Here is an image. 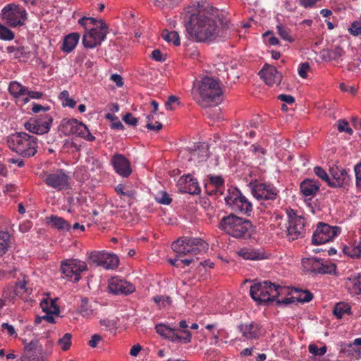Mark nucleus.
Instances as JSON below:
<instances>
[{
  "label": "nucleus",
  "instance_id": "obj_57",
  "mask_svg": "<svg viewBox=\"0 0 361 361\" xmlns=\"http://www.w3.org/2000/svg\"><path fill=\"white\" fill-rule=\"evenodd\" d=\"M310 66L308 63H302L298 67V75L302 78H306L307 77V73L310 71Z\"/></svg>",
  "mask_w": 361,
  "mask_h": 361
},
{
  "label": "nucleus",
  "instance_id": "obj_17",
  "mask_svg": "<svg viewBox=\"0 0 361 361\" xmlns=\"http://www.w3.org/2000/svg\"><path fill=\"white\" fill-rule=\"evenodd\" d=\"M305 220L300 216H290L287 227V237L293 241L303 237Z\"/></svg>",
  "mask_w": 361,
  "mask_h": 361
},
{
  "label": "nucleus",
  "instance_id": "obj_26",
  "mask_svg": "<svg viewBox=\"0 0 361 361\" xmlns=\"http://www.w3.org/2000/svg\"><path fill=\"white\" fill-rule=\"evenodd\" d=\"M79 124L76 119L63 118L61 122V130L66 135L76 134Z\"/></svg>",
  "mask_w": 361,
  "mask_h": 361
},
{
  "label": "nucleus",
  "instance_id": "obj_58",
  "mask_svg": "<svg viewBox=\"0 0 361 361\" xmlns=\"http://www.w3.org/2000/svg\"><path fill=\"white\" fill-rule=\"evenodd\" d=\"M26 281L25 280L19 281L16 283L15 293L16 295H23L27 292Z\"/></svg>",
  "mask_w": 361,
  "mask_h": 361
},
{
  "label": "nucleus",
  "instance_id": "obj_9",
  "mask_svg": "<svg viewBox=\"0 0 361 361\" xmlns=\"http://www.w3.org/2000/svg\"><path fill=\"white\" fill-rule=\"evenodd\" d=\"M341 229L338 226H331L328 224L320 222L312 235V244L319 245L332 241L341 233Z\"/></svg>",
  "mask_w": 361,
  "mask_h": 361
},
{
  "label": "nucleus",
  "instance_id": "obj_52",
  "mask_svg": "<svg viewBox=\"0 0 361 361\" xmlns=\"http://www.w3.org/2000/svg\"><path fill=\"white\" fill-rule=\"evenodd\" d=\"M116 191L118 195H121L122 196H126L129 198H134L135 197V192L132 190H126L125 187L119 184L116 187Z\"/></svg>",
  "mask_w": 361,
  "mask_h": 361
},
{
  "label": "nucleus",
  "instance_id": "obj_38",
  "mask_svg": "<svg viewBox=\"0 0 361 361\" xmlns=\"http://www.w3.org/2000/svg\"><path fill=\"white\" fill-rule=\"evenodd\" d=\"M75 135L85 139L87 141L92 142L95 140V137L91 134L87 126H85L82 122H80Z\"/></svg>",
  "mask_w": 361,
  "mask_h": 361
},
{
  "label": "nucleus",
  "instance_id": "obj_13",
  "mask_svg": "<svg viewBox=\"0 0 361 361\" xmlns=\"http://www.w3.org/2000/svg\"><path fill=\"white\" fill-rule=\"evenodd\" d=\"M108 27L104 23H100L99 26L93 27L85 33L82 38V43L87 48H94L99 45L106 38Z\"/></svg>",
  "mask_w": 361,
  "mask_h": 361
},
{
  "label": "nucleus",
  "instance_id": "obj_48",
  "mask_svg": "<svg viewBox=\"0 0 361 361\" xmlns=\"http://www.w3.org/2000/svg\"><path fill=\"white\" fill-rule=\"evenodd\" d=\"M326 347L325 345L318 348L314 343H311L308 346L309 352L314 356H321L326 353Z\"/></svg>",
  "mask_w": 361,
  "mask_h": 361
},
{
  "label": "nucleus",
  "instance_id": "obj_20",
  "mask_svg": "<svg viewBox=\"0 0 361 361\" xmlns=\"http://www.w3.org/2000/svg\"><path fill=\"white\" fill-rule=\"evenodd\" d=\"M111 163L115 171L123 177H128L132 170L129 160L121 154H116L111 159Z\"/></svg>",
  "mask_w": 361,
  "mask_h": 361
},
{
  "label": "nucleus",
  "instance_id": "obj_53",
  "mask_svg": "<svg viewBox=\"0 0 361 361\" xmlns=\"http://www.w3.org/2000/svg\"><path fill=\"white\" fill-rule=\"evenodd\" d=\"M27 92H25V95H27V97H24L23 99V101L25 104L27 103L30 102V99H40L42 97V92H35V91H32V90H30L27 87Z\"/></svg>",
  "mask_w": 361,
  "mask_h": 361
},
{
  "label": "nucleus",
  "instance_id": "obj_3",
  "mask_svg": "<svg viewBox=\"0 0 361 361\" xmlns=\"http://www.w3.org/2000/svg\"><path fill=\"white\" fill-rule=\"evenodd\" d=\"M208 244L200 238L182 237L171 244L172 250L176 253V259H170L169 262L174 267H180L178 263L183 256L196 255L207 249Z\"/></svg>",
  "mask_w": 361,
  "mask_h": 361
},
{
  "label": "nucleus",
  "instance_id": "obj_16",
  "mask_svg": "<svg viewBox=\"0 0 361 361\" xmlns=\"http://www.w3.org/2000/svg\"><path fill=\"white\" fill-rule=\"evenodd\" d=\"M155 329L157 334L169 338L172 342L189 343L191 341V336L189 333L183 332L185 335L184 336H180L175 328H172L169 326L158 324L155 326Z\"/></svg>",
  "mask_w": 361,
  "mask_h": 361
},
{
  "label": "nucleus",
  "instance_id": "obj_15",
  "mask_svg": "<svg viewBox=\"0 0 361 361\" xmlns=\"http://www.w3.org/2000/svg\"><path fill=\"white\" fill-rule=\"evenodd\" d=\"M89 259L92 264L111 269L116 268L119 262L116 255L104 252H92Z\"/></svg>",
  "mask_w": 361,
  "mask_h": 361
},
{
  "label": "nucleus",
  "instance_id": "obj_24",
  "mask_svg": "<svg viewBox=\"0 0 361 361\" xmlns=\"http://www.w3.org/2000/svg\"><path fill=\"white\" fill-rule=\"evenodd\" d=\"M300 192L303 196L312 199L320 188L319 183L314 179H305L300 183Z\"/></svg>",
  "mask_w": 361,
  "mask_h": 361
},
{
  "label": "nucleus",
  "instance_id": "obj_62",
  "mask_svg": "<svg viewBox=\"0 0 361 361\" xmlns=\"http://www.w3.org/2000/svg\"><path fill=\"white\" fill-rule=\"evenodd\" d=\"M151 56L157 61H164L166 59L165 55H164L159 49L153 50Z\"/></svg>",
  "mask_w": 361,
  "mask_h": 361
},
{
  "label": "nucleus",
  "instance_id": "obj_37",
  "mask_svg": "<svg viewBox=\"0 0 361 361\" xmlns=\"http://www.w3.org/2000/svg\"><path fill=\"white\" fill-rule=\"evenodd\" d=\"M162 38L168 42H173L175 46L180 45L179 35L176 31L163 30L161 33Z\"/></svg>",
  "mask_w": 361,
  "mask_h": 361
},
{
  "label": "nucleus",
  "instance_id": "obj_54",
  "mask_svg": "<svg viewBox=\"0 0 361 361\" xmlns=\"http://www.w3.org/2000/svg\"><path fill=\"white\" fill-rule=\"evenodd\" d=\"M156 200L159 203H161L164 205H169L172 199L169 197L168 193L165 191L161 192L157 197Z\"/></svg>",
  "mask_w": 361,
  "mask_h": 361
},
{
  "label": "nucleus",
  "instance_id": "obj_4",
  "mask_svg": "<svg viewBox=\"0 0 361 361\" xmlns=\"http://www.w3.org/2000/svg\"><path fill=\"white\" fill-rule=\"evenodd\" d=\"M8 147L23 157H30L37 152L38 139L23 132L16 133L8 137Z\"/></svg>",
  "mask_w": 361,
  "mask_h": 361
},
{
  "label": "nucleus",
  "instance_id": "obj_51",
  "mask_svg": "<svg viewBox=\"0 0 361 361\" xmlns=\"http://www.w3.org/2000/svg\"><path fill=\"white\" fill-rule=\"evenodd\" d=\"M314 173L317 177L321 178L323 181L329 185V176L324 169H322L321 166H315L314 168Z\"/></svg>",
  "mask_w": 361,
  "mask_h": 361
},
{
  "label": "nucleus",
  "instance_id": "obj_19",
  "mask_svg": "<svg viewBox=\"0 0 361 361\" xmlns=\"http://www.w3.org/2000/svg\"><path fill=\"white\" fill-rule=\"evenodd\" d=\"M109 289L111 293L116 295H128L135 290V286L118 277H113L109 281Z\"/></svg>",
  "mask_w": 361,
  "mask_h": 361
},
{
  "label": "nucleus",
  "instance_id": "obj_22",
  "mask_svg": "<svg viewBox=\"0 0 361 361\" xmlns=\"http://www.w3.org/2000/svg\"><path fill=\"white\" fill-rule=\"evenodd\" d=\"M330 173L331 178L329 177V185L331 187H341L349 181L347 171L342 168L332 167Z\"/></svg>",
  "mask_w": 361,
  "mask_h": 361
},
{
  "label": "nucleus",
  "instance_id": "obj_45",
  "mask_svg": "<svg viewBox=\"0 0 361 361\" xmlns=\"http://www.w3.org/2000/svg\"><path fill=\"white\" fill-rule=\"evenodd\" d=\"M72 335L70 333H66L58 341L59 344L63 350H68L71 345Z\"/></svg>",
  "mask_w": 361,
  "mask_h": 361
},
{
  "label": "nucleus",
  "instance_id": "obj_29",
  "mask_svg": "<svg viewBox=\"0 0 361 361\" xmlns=\"http://www.w3.org/2000/svg\"><path fill=\"white\" fill-rule=\"evenodd\" d=\"M27 87L23 86L17 81H11L8 85L9 93L15 98H20V97L25 96Z\"/></svg>",
  "mask_w": 361,
  "mask_h": 361
},
{
  "label": "nucleus",
  "instance_id": "obj_1",
  "mask_svg": "<svg viewBox=\"0 0 361 361\" xmlns=\"http://www.w3.org/2000/svg\"><path fill=\"white\" fill-rule=\"evenodd\" d=\"M185 27L191 39L198 42H212L224 37L217 22L200 11L190 15Z\"/></svg>",
  "mask_w": 361,
  "mask_h": 361
},
{
  "label": "nucleus",
  "instance_id": "obj_42",
  "mask_svg": "<svg viewBox=\"0 0 361 361\" xmlns=\"http://www.w3.org/2000/svg\"><path fill=\"white\" fill-rule=\"evenodd\" d=\"M344 51L343 49L338 46L335 48L328 50L326 52V57L329 60L337 61L339 59L343 54Z\"/></svg>",
  "mask_w": 361,
  "mask_h": 361
},
{
  "label": "nucleus",
  "instance_id": "obj_23",
  "mask_svg": "<svg viewBox=\"0 0 361 361\" xmlns=\"http://www.w3.org/2000/svg\"><path fill=\"white\" fill-rule=\"evenodd\" d=\"M259 74L264 79L268 85L280 84L282 78L281 74L276 70L274 66H265Z\"/></svg>",
  "mask_w": 361,
  "mask_h": 361
},
{
  "label": "nucleus",
  "instance_id": "obj_36",
  "mask_svg": "<svg viewBox=\"0 0 361 361\" xmlns=\"http://www.w3.org/2000/svg\"><path fill=\"white\" fill-rule=\"evenodd\" d=\"M10 246V235L8 232L0 233V257L4 255Z\"/></svg>",
  "mask_w": 361,
  "mask_h": 361
},
{
  "label": "nucleus",
  "instance_id": "obj_40",
  "mask_svg": "<svg viewBox=\"0 0 361 361\" xmlns=\"http://www.w3.org/2000/svg\"><path fill=\"white\" fill-rule=\"evenodd\" d=\"M277 32L279 36L285 41L292 43L294 42V38L290 35V30L282 24L276 25Z\"/></svg>",
  "mask_w": 361,
  "mask_h": 361
},
{
  "label": "nucleus",
  "instance_id": "obj_14",
  "mask_svg": "<svg viewBox=\"0 0 361 361\" xmlns=\"http://www.w3.org/2000/svg\"><path fill=\"white\" fill-rule=\"evenodd\" d=\"M253 197L259 200H274L278 196V190L273 185L263 183L250 182Z\"/></svg>",
  "mask_w": 361,
  "mask_h": 361
},
{
  "label": "nucleus",
  "instance_id": "obj_50",
  "mask_svg": "<svg viewBox=\"0 0 361 361\" xmlns=\"http://www.w3.org/2000/svg\"><path fill=\"white\" fill-rule=\"evenodd\" d=\"M348 32L353 36L361 35V21L355 20L353 21L349 28Z\"/></svg>",
  "mask_w": 361,
  "mask_h": 361
},
{
  "label": "nucleus",
  "instance_id": "obj_59",
  "mask_svg": "<svg viewBox=\"0 0 361 361\" xmlns=\"http://www.w3.org/2000/svg\"><path fill=\"white\" fill-rule=\"evenodd\" d=\"M312 299V294L308 290L301 291L298 295V300L300 302H307Z\"/></svg>",
  "mask_w": 361,
  "mask_h": 361
},
{
  "label": "nucleus",
  "instance_id": "obj_55",
  "mask_svg": "<svg viewBox=\"0 0 361 361\" xmlns=\"http://www.w3.org/2000/svg\"><path fill=\"white\" fill-rule=\"evenodd\" d=\"M338 130L340 132H345L349 135H352L353 130L349 127L348 123L344 120H339L338 121Z\"/></svg>",
  "mask_w": 361,
  "mask_h": 361
},
{
  "label": "nucleus",
  "instance_id": "obj_2",
  "mask_svg": "<svg viewBox=\"0 0 361 361\" xmlns=\"http://www.w3.org/2000/svg\"><path fill=\"white\" fill-rule=\"evenodd\" d=\"M289 293L287 288L276 286L268 281L255 283L250 286V295L258 305L276 301L278 305H288L294 302V298H282Z\"/></svg>",
  "mask_w": 361,
  "mask_h": 361
},
{
  "label": "nucleus",
  "instance_id": "obj_46",
  "mask_svg": "<svg viewBox=\"0 0 361 361\" xmlns=\"http://www.w3.org/2000/svg\"><path fill=\"white\" fill-rule=\"evenodd\" d=\"M14 37L15 35L13 31L0 24V39L3 40H12L14 39Z\"/></svg>",
  "mask_w": 361,
  "mask_h": 361
},
{
  "label": "nucleus",
  "instance_id": "obj_64",
  "mask_svg": "<svg viewBox=\"0 0 361 361\" xmlns=\"http://www.w3.org/2000/svg\"><path fill=\"white\" fill-rule=\"evenodd\" d=\"M1 328H2V330H6L7 331V334L8 336H17V334L16 332V330H15V328L13 327V326L8 324V323H3L1 324Z\"/></svg>",
  "mask_w": 361,
  "mask_h": 361
},
{
  "label": "nucleus",
  "instance_id": "obj_10",
  "mask_svg": "<svg viewBox=\"0 0 361 361\" xmlns=\"http://www.w3.org/2000/svg\"><path fill=\"white\" fill-rule=\"evenodd\" d=\"M86 269V264L78 259H69L61 262L62 278L70 281L78 282L81 278L80 274Z\"/></svg>",
  "mask_w": 361,
  "mask_h": 361
},
{
  "label": "nucleus",
  "instance_id": "obj_12",
  "mask_svg": "<svg viewBox=\"0 0 361 361\" xmlns=\"http://www.w3.org/2000/svg\"><path fill=\"white\" fill-rule=\"evenodd\" d=\"M305 268L315 274H331L336 272V267L334 263L315 257L302 259Z\"/></svg>",
  "mask_w": 361,
  "mask_h": 361
},
{
  "label": "nucleus",
  "instance_id": "obj_7",
  "mask_svg": "<svg viewBox=\"0 0 361 361\" xmlns=\"http://www.w3.org/2000/svg\"><path fill=\"white\" fill-rule=\"evenodd\" d=\"M2 19L6 24L11 27H16L25 25L27 20V11L20 5L9 4L4 6L1 11Z\"/></svg>",
  "mask_w": 361,
  "mask_h": 361
},
{
  "label": "nucleus",
  "instance_id": "obj_61",
  "mask_svg": "<svg viewBox=\"0 0 361 361\" xmlns=\"http://www.w3.org/2000/svg\"><path fill=\"white\" fill-rule=\"evenodd\" d=\"M175 104H178V98L174 95H171L165 102V107L168 110H172L173 109V105Z\"/></svg>",
  "mask_w": 361,
  "mask_h": 361
},
{
  "label": "nucleus",
  "instance_id": "obj_41",
  "mask_svg": "<svg viewBox=\"0 0 361 361\" xmlns=\"http://www.w3.org/2000/svg\"><path fill=\"white\" fill-rule=\"evenodd\" d=\"M252 152L253 155L256 156V159H257L256 164H261L262 162H263L264 160V157L266 150L263 147H262L259 145H252Z\"/></svg>",
  "mask_w": 361,
  "mask_h": 361
},
{
  "label": "nucleus",
  "instance_id": "obj_49",
  "mask_svg": "<svg viewBox=\"0 0 361 361\" xmlns=\"http://www.w3.org/2000/svg\"><path fill=\"white\" fill-rule=\"evenodd\" d=\"M25 350L27 352H36L38 350L39 353L43 351L41 345H39L38 340H32L30 343H26L25 345Z\"/></svg>",
  "mask_w": 361,
  "mask_h": 361
},
{
  "label": "nucleus",
  "instance_id": "obj_32",
  "mask_svg": "<svg viewBox=\"0 0 361 361\" xmlns=\"http://www.w3.org/2000/svg\"><path fill=\"white\" fill-rule=\"evenodd\" d=\"M200 188L197 181L190 176L186 177L184 183V192L191 194L197 195L200 192Z\"/></svg>",
  "mask_w": 361,
  "mask_h": 361
},
{
  "label": "nucleus",
  "instance_id": "obj_44",
  "mask_svg": "<svg viewBox=\"0 0 361 361\" xmlns=\"http://www.w3.org/2000/svg\"><path fill=\"white\" fill-rule=\"evenodd\" d=\"M79 24L87 29L88 25H92L94 27L99 26L100 23H104L102 20H98L92 17H83L78 20Z\"/></svg>",
  "mask_w": 361,
  "mask_h": 361
},
{
  "label": "nucleus",
  "instance_id": "obj_6",
  "mask_svg": "<svg viewBox=\"0 0 361 361\" xmlns=\"http://www.w3.org/2000/svg\"><path fill=\"white\" fill-rule=\"evenodd\" d=\"M248 220L238 217L235 214L224 216L219 223L218 227L227 234L240 238L247 233Z\"/></svg>",
  "mask_w": 361,
  "mask_h": 361
},
{
  "label": "nucleus",
  "instance_id": "obj_25",
  "mask_svg": "<svg viewBox=\"0 0 361 361\" xmlns=\"http://www.w3.org/2000/svg\"><path fill=\"white\" fill-rule=\"evenodd\" d=\"M346 286L350 294L361 297V273L349 277Z\"/></svg>",
  "mask_w": 361,
  "mask_h": 361
},
{
  "label": "nucleus",
  "instance_id": "obj_33",
  "mask_svg": "<svg viewBox=\"0 0 361 361\" xmlns=\"http://www.w3.org/2000/svg\"><path fill=\"white\" fill-rule=\"evenodd\" d=\"M49 223L51 224L52 226L60 231H68L71 225L64 219L57 216H51L49 218Z\"/></svg>",
  "mask_w": 361,
  "mask_h": 361
},
{
  "label": "nucleus",
  "instance_id": "obj_5",
  "mask_svg": "<svg viewBox=\"0 0 361 361\" xmlns=\"http://www.w3.org/2000/svg\"><path fill=\"white\" fill-rule=\"evenodd\" d=\"M197 90L201 98L199 103L207 106V103L215 102L222 94L219 80L206 76L197 82Z\"/></svg>",
  "mask_w": 361,
  "mask_h": 361
},
{
  "label": "nucleus",
  "instance_id": "obj_39",
  "mask_svg": "<svg viewBox=\"0 0 361 361\" xmlns=\"http://www.w3.org/2000/svg\"><path fill=\"white\" fill-rule=\"evenodd\" d=\"M192 156L200 158V161L206 159L208 157V147L204 144L197 145L192 152Z\"/></svg>",
  "mask_w": 361,
  "mask_h": 361
},
{
  "label": "nucleus",
  "instance_id": "obj_18",
  "mask_svg": "<svg viewBox=\"0 0 361 361\" xmlns=\"http://www.w3.org/2000/svg\"><path fill=\"white\" fill-rule=\"evenodd\" d=\"M52 121L50 116H47L44 118H31L25 123V128L32 133L42 135L50 130Z\"/></svg>",
  "mask_w": 361,
  "mask_h": 361
},
{
  "label": "nucleus",
  "instance_id": "obj_35",
  "mask_svg": "<svg viewBox=\"0 0 361 361\" xmlns=\"http://www.w3.org/2000/svg\"><path fill=\"white\" fill-rule=\"evenodd\" d=\"M42 310L45 313L59 314V308L57 305L53 301H49L47 299L42 300L40 303Z\"/></svg>",
  "mask_w": 361,
  "mask_h": 361
},
{
  "label": "nucleus",
  "instance_id": "obj_63",
  "mask_svg": "<svg viewBox=\"0 0 361 361\" xmlns=\"http://www.w3.org/2000/svg\"><path fill=\"white\" fill-rule=\"evenodd\" d=\"M102 340L101 335L95 334L92 336L91 339L88 342V345L92 348H96L98 343Z\"/></svg>",
  "mask_w": 361,
  "mask_h": 361
},
{
  "label": "nucleus",
  "instance_id": "obj_47",
  "mask_svg": "<svg viewBox=\"0 0 361 361\" xmlns=\"http://www.w3.org/2000/svg\"><path fill=\"white\" fill-rule=\"evenodd\" d=\"M154 114L152 112L150 114L147 116L146 118L147 123L146 127L150 130H159L162 128L163 126L158 121H156L155 124H153L152 121L154 119Z\"/></svg>",
  "mask_w": 361,
  "mask_h": 361
},
{
  "label": "nucleus",
  "instance_id": "obj_34",
  "mask_svg": "<svg viewBox=\"0 0 361 361\" xmlns=\"http://www.w3.org/2000/svg\"><path fill=\"white\" fill-rule=\"evenodd\" d=\"M78 312L83 317H90L93 314V310L89 304V300L87 298L81 299L80 305L78 307Z\"/></svg>",
  "mask_w": 361,
  "mask_h": 361
},
{
  "label": "nucleus",
  "instance_id": "obj_31",
  "mask_svg": "<svg viewBox=\"0 0 361 361\" xmlns=\"http://www.w3.org/2000/svg\"><path fill=\"white\" fill-rule=\"evenodd\" d=\"M6 51L8 54H13V57L18 59L27 58L30 54L28 48L22 46H8Z\"/></svg>",
  "mask_w": 361,
  "mask_h": 361
},
{
  "label": "nucleus",
  "instance_id": "obj_28",
  "mask_svg": "<svg viewBox=\"0 0 361 361\" xmlns=\"http://www.w3.org/2000/svg\"><path fill=\"white\" fill-rule=\"evenodd\" d=\"M343 251L345 255L352 258H361V238L349 245H345Z\"/></svg>",
  "mask_w": 361,
  "mask_h": 361
},
{
  "label": "nucleus",
  "instance_id": "obj_21",
  "mask_svg": "<svg viewBox=\"0 0 361 361\" xmlns=\"http://www.w3.org/2000/svg\"><path fill=\"white\" fill-rule=\"evenodd\" d=\"M209 180L205 183L206 192L209 195H220L224 191V179L221 176L209 175Z\"/></svg>",
  "mask_w": 361,
  "mask_h": 361
},
{
  "label": "nucleus",
  "instance_id": "obj_60",
  "mask_svg": "<svg viewBox=\"0 0 361 361\" xmlns=\"http://www.w3.org/2000/svg\"><path fill=\"white\" fill-rule=\"evenodd\" d=\"M123 120L126 124L133 126H137L138 122V120L135 117H133L130 113H127L126 115H124Z\"/></svg>",
  "mask_w": 361,
  "mask_h": 361
},
{
  "label": "nucleus",
  "instance_id": "obj_11",
  "mask_svg": "<svg viewBox=\"0 0 361 361\" xmlns=\"http://www.w3.org/2000/svg\"><path fill=\"white\" fill-rule=\"evenodd\" d=\"M225 202L235 212L245 214L248 212V202L237 188H229L225 197Z\"/></svg>",
  "mask_w": 361,
  "mask_h": 361
},
{
  "label": "nucleus",
  "instance_id": "obj_30",
  "mask_svg": "<svg viewBox=\"0 0 361 361\" xmlns=\"http://www.w3.org/2000/svg\"><path fill=\"white\" fill-rule=\"evenodd\" d=\"M334 314L338 319H341L345 315L351 314V307L347 302H338L334 308Z\"/></svg>",
  "mask_w": 361,
  "mask_h": 361
},
{
  "label": "nucleus",
  "instance_id": "obj_43",
  "mask_svg": "<svg viewBox=\"0 0 361 361\" xmlns=\"http://www.w3.org/2000/svg\"><path fill=\"white\" fill-rule=\"evenodd\" d=\"M267 258V255L262 248L250 250V260H261Z\"/></svg>",
  "mask_w": 361,
  "mask_h": 361
},
{
  "label": "nucleus",
  "instance_id": "obj_27",
  "mask_svg": "<svg viewBox=\"0 0 361 361\" xmlns=\"http://www.w3.org/2000/svg\"><path fill=\"white\" fill-rule=\"evenodd\" d=\"M80 35L78 33L73 32L66 35L61 46V50L66 53H70L76 47Z\"/></svg>",
  "mask_w": 361,
  "mask_h": 361
},
{
  "label": "nucleus",
  "instance_id": "obj_8",
  "mask_svg": "<svg viewBox=\"0 0 361 361\" xmlns=\"http://www.w3.org/2000/svg\"><path fill=\"white\" fill-rule=\"evenodd\" d=\"M41 177L48 187L57 191L66 190L71 188L70 177L63 169L44 172L41 175Z\"/></svg>",
  "mask_w": 361,
  "mask_h": 361
},
{
  "label": "nucleus",
  "instance_id": "obj_56",
  "mask_svg": "<svg viewBox=\"0 0 361 361\" xmlns=\"http://www.w3.org/2000/svg\"><path fill=\"white\" fill-rule=\"evenodd\" d=\"M355 173V183L357 188L361 190V162L357 164L354 167Z\"/></svg>",
  "mask_w": 361,
  "mask_h": 361
}]
</instances>
